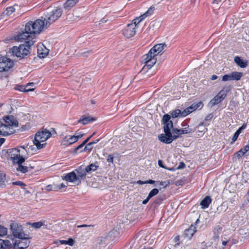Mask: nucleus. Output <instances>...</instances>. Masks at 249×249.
<instances>
[{
  "label": "nucleus",
  "mask_w": 249,
  "mask_h": 249,
  "mask_svg": "<svg viewBox=\"0 0 249 249\" xmlns=\"http://www.w3.org/2000/svg\"><path fill=\"white\" fill-rule=\"evenodd\" d=\"M49 53L47 49L43 44L37 46V54L40 58H44Z\"/></svg>",
  "instance_id": "19"
},
{
  "label": "nucleus",
  "mask_w": 249,
  "mask_h": 249,
  "mask_svg": "<svg viewBox=\"0 0 249 249\" xmlns=\"http://www.w3.org/2000/svg\"><path fill=\"white\" fill-rule=\"evenodd\" d=\"M75 172H76L77 178L79 182L81 181V179L85 178L87 173L85 168L84 169L82 167H79L75 170Z\"/></svg>",
  "instance_id": "21"
},
{
  "label": "nucleus",
  "mask_w": 249,
  "mask_h": 249,
  "mask_svg": "<svg viewBox=\"0 0 249 249\" xmlns=\"http://www.w3.org/2000/svg\"><path fill=\"white\" fill-rule=\"evenodd\" d=\"M63 179L67 181L70 182H74L75 181L78 180L75 171H72L67 174L65 176L63 177Z\"/></svg>",
  "instance_id": "22"
},
{
  "label": "nucleus",
  "mask_w": 249,
  "mask_h": 249,
  "mask_svg": "<svg viewBox=\"0 0 249 249\" xmlns=\"http://www.w3.org/2000/svg\"><path fill=\"white\" fill-rule=\"evenodd\" d=\"M86 144L83 142L81 144H80L79 145H78L75 149L76 150H78V149H79L80 148H82Z\"/></svg>",
  "instance_id": "58"
},
{
  "label": "nucleus",
  "mask_w": 249,
  "mask_h": 249,
  "mask_svg": "<svg viewBox=\"0 0 249 249\" xmlns=\"http://www.w3.org/2000/svg\"><path fill=\"white\" fill-rule=\"evenodd\" d=\"M212 202V199L210 196H206L200 202V205L202 208L205 209L209 207V205Z\"/></svg>",
  "instance_id": "25"
},
{
  "label": "nucleus",
  "mask_w": 249,
  "mask_h": 249,
  "mask_svg": "<svg viewBox=\"0 0 249 249\" xmlns=\"http://www.w3.org/2000/svg\"><path fill=\"white\" fill-rule=\"evenodd\" d=\"M57 188L55 187H53L52 185H48L45 187V190L48 191H53L56 189Z\"/></svg>",
  "instance_id": "43"
},
{
  "label": "nucleus",
  "mask_w": 249,
  "mask_h": 249,
  "mask_svg": "<svg viewBox=\"0 0 249 249\" xmlns=\"http://www.w3.org/2000/svg\"><path fill=\"white\" fill-rule=\"evenodd\" d=\"M163 200V198L161 196H158L155 200V203L159 204Z\"/></svg>",
  "instance_id": "50"
},
{
  "label": "nucleus",
  "mask_w": 249,
  "mask_h": 249,
  "mask_svg": "<svg viewBox=\"0 0 249 249\" xmlns=\"http://www.w3.org/2000/svg\"><path fill=\"white\" fill-rule=\"evenodd\" d=\"M77 228H88L89 229H92V228L93 227L92 225H78Z\"/></svg>",
  "instance_id": "44"
},
{
  "label": "nucleus",
  "mask_w": 249,
  "mask_h": 249,
  "mask_svg": "<svg viewBox=\"0 0 249 249\" xmlns=\"http://www.w3.org/2000/svg\"><path fill=\"white\" fill-rule=\"evenodd\" d=\"M113 159H114V157H113V155H109L107 156V161L108 162H111V163H112L113 162Z\"/></svg>",
  "instance_id": "47"
},
{
  "label": "nucleus",
  "mask_w": 249,
  "mask_h": 249,
  "mask_svg": "<svg viewBox=\"0 0 249 249\" xmlns=\"http://www.w3.org/2000/svg\"><path fill=\"white\" fill-rule=\"evenodd\" d=\"M98 167V166L92 163V164H90L89 165L87 166L85 168V169H86L87 173H90L92 172L96 171Z\"/></svg>",
  "instance_id": "29"
},
{
  "label": "nucleus",
  "mask_w": 249,
  "mask_h": 249,
  "mask_svg": "<svg viewBox=\"0 0 249 249\" xmlns=\"http://www.w3.org/2000/svg\"><path fill=\"white\" fill-rule=\"evenodd\" d=\"M8 156L10 158L14 163L19 162V163L24 162L25 158L20 157V150L18 148H15L9 149L7 150Z\"/></svg>",
  "instance_id": "8"
},
{
  "label": "nucleus",
  "mask_w": 249,
  "mask_h": 249,
  "mask_svg": "<svg viewBox=\"0 0 249 249\" xmlns=\"http://www.w3.org/2000/svg\"><path fill=\"white\" fill-rule=\"evenodd\" d=\"M107 20V19L106 18H104L100 21V24L105 23Z\"/></svg>",
  "instance_id": "61"
},
{
  "label": "nucleus",
  "mask_w": 249,
  "mask_h": 249,
  "mask_svg": "<svg viewBox=\"0 0 249 249\" xmlns=\"http://www.w3.org/2000/svg\"><path fill=\"white\" fill-rule=\"evenodd\" d=\"M158 193L159 190L158 189L154 188L152 189L148 194V198H150L151 199L152 197L157 195Z\"/></svg>",
  "instance_id": "37"
},
{
  "label": "nucleus",
  "mask_w": 249,
  "mask_h": 249,
  "mask_svg": "<svg viewBox=\"0 0 249 249\" xmlns=\"http://www.w3.org/2000/svg\"><path fill=\"white\" fill-rule=\"evenodd\" d=\"M14 132L13 128L7 126L1 121H0V135L5 136L11 135Z\"/></svg>",
  "instance_id": "16"
},
{
  "label": "nucleus",
  "mask_w": 249,
  "mask_h": 249,
  "mask_svg": "<svg viewBox=\"0 0 249 249\" xmlns=\"http://www.w3.org/2000/svg\"><path fill=\"white\" fill-rule=\"evenodd\" d=\"M163 200V198L161 196H158L155 200V203L159 204Z\"/></svg>",
  "instance_id": "49"
},
{
  "label": "nucleus",
  "mask_w": 249,
  "mask_h": 249,
  "mask_svg": "<svg viewBox=\"0 0 249 249\" xmlns=\"http://www.w3.org/2000/svg\"><path fill=\"white\" fill-rule=\"evenodd\" d=\"M30 224L32 226V227H34L35 229L39 228L43 225V223L41 221L34 222L33 223H31Z\"/></svg>",
  "instance_id": "38"
},
{
  "label": "nucleus",
  "mask_w": 249,
  "mask_h": 249,
  "mask_svg": "<svg viewBox=\"0 0 249 249\" xmlns=\"http://www.w3.org/2000/svg\"><path fill=\"white\" fill-rule=\"evenodd\" d=\"M135 25L134 24H128L122 30V33L127 38H130L136 34Z\"/></svg>",
  "instance_id": "12"
},
{
  "label": "nucleus",
  "mask_w": 249,
  "mask_h": 249,
  "mask_svg": "<svg viewBox=\"0 0 249 249\" xmlns=\"http://www.w3.org/2000/svg\"><path fill=\"white\" fill-rule=\"evenodd\" d=\"M13 62L6 57L0 58V72L8 71L13 66Z\"/></svg>",
  "instance_id": "11"
},
{
  "label": "nucleus",
  "mask_w": 249,
  "mask_h": 249,
  "mask_svg": "<svg viewBox=\"0 0 249 249\" xmlns=\"http://www.w3.org/2000/svg\"><path fill=\"white\" fill-rule=\"evenodd\" d=\"M166 47L165 43H160L154 46L150 50L156 56L158 55Z\"/></svg>",
  "instance_id": "18"
},
{
  "label": "nucleus",
  "mask_w": 249,
  "mask_h": 249,
  "mask_svg": "<svg viewBox=\"0 0 249 249\" xmlns=\"http://www.w3.org/2000/svg\"><path fill=\"white\" fill-rule=\"evenodd\" d=\"M83 135L78 136H71L68 135L65 136L62 141L61 144L63 145H69L74 143L76 142L79 139L81 138Z\"/></svg>",
  "instance_id": "14"
},
{
  "label": "nucleus",
  "mask_w": 249,
  "mask_h": 249,
  "mask_svg": "<svg viewBox=\"0 0 249 249\" xmlns=\"http://www.w3.org/2000/svg\"><path fill=\"white\" fill-rule=\"evenodd\" d=\"M51 136V132L46 129L38 131L35 135V139L33 141L34 144L38 149H41L46 143L41 144V143L45 142Z\"/></svg>",
  "instance_id": "4"
},
{
  "label": "nucleus",
  "mask_w": 249,
  "mask_h": 249,
  "mask_svg": "<svg viewBox=\"0 0 249 249\" xmlns=\"http://www.w3.org/2000/svg\"><path fill=\"white\" fill-rule=\"evenodd\" d=\"M203 103L202 102H198L196 103V109L198 108H201L202 107H203Z\"/></svg>",
  "instance_id": "51"
},
{
  "label": "nucleus",
  "mask_w": 249,
  "mask_h": 249,
  "mask_svg": "<svg viewBox=\"0 0 249 249\" xmlns=\"http://www.w3.org/2000/svg\"><path fill=\"white\" fill-rule=\"evenodd\" d=\"M245 153H246V152H245V151L243 149H241V150H240L239 151H238L237 153V156L238 157H241L242 156H243Z\"/></svg>",
  "instance_id": "46"
},
{
  "label": "nucleus",
  "mask_w": 249,
  "mask_h": 249,
  "mask_svg": "<svg viewBox=\"0 0 249 249\" xmlns=\"http://www.w3.org/2000/svg\"><path fill=\"white\" fill-rule=\"evenodd\" d=\"M14 39L18 41H25L27 44V41L35 40V36L32 33L31 31L26 30V25L25 26L24 30L19 32L14 37Z\"/></svg>",
  "instance_id": "6"
},
{
  "label": "nucleus",
  "mask_w": 249,
  "mask_h": 249,
  "mask_svg": "<svg viewBox=\"0 0 249 249\" xmlns=\"http://www.w3.org/2000/svg\"><path fill=\"white\" fill-rule=\"evenodd\" d=\"M59 242L62 245H69L70 246H73L74 243V240L72 238H69L68 240H61Z\"/></svg>",
  "instance_id": "31"
},
{
  "label": "nucleus",
  "mask_w": 249,
  "mask_h": 249,
  "mask_svg": "<svg viewBox=\"0 0 249 249\" xmlns=\"http://www.w3.org/2000/svg\"><path fill=\"white\" fill-rule=\"evenodd\" d=\"M178 130H179V135H181V134H184L190 133L191 131V130H190L189 129H188L186 127L183 128L182 129H178Z\"/></svg>",
  "instance_id": "40"
},
{
  "label": "nucleus",
  "mask_w": 249,
  "mask_h": 249,
  "mask_svg": "<svg viewBox=\"0 0 249 249\" xmlns=\"http://www.w3.org/2000/svg\"><path fill=\"white\" fill-rule=\"evenodd\" d=\"M0 242L1 243V245H2V247L1 248H9L12 246V244L10 242V241L8 240H0Z\"/></svg>",
  "instance_id": "34"
},
{
  "label": "nucleus",
  "mask_w": 249,
  "mask_h": 249,
  "mask_svg": "<svg viewBox=\"0 0 249 249\" xmlns=\"http://www.w3.org/2000/svg\"><path fill=\"white\" fill-rule=\"evenodd\" d=\"M33 83H29L26 85V86H18L16 88V89L22 92H28L33 91L34 89H28V87L31 86H33Z\"/></svg>",
  "instance_id": "26"
},
{
  "label": "nucleus",
  "mask_w": 249,
  "mask_h": 249,
  "mask_svg": "<svg viewBox=\"0 0 249 249\" xmlns=\"http://www.w3.org/2000/svg\"><path fill=\"white\" fill-rule=\"evenodd\" d=\"M95 120V118L91 116L83 115L77 121V123L85 125Z\"/></svg>",
  "instance_id": "23"
},
{
  "label": "nucleus",
  "mask_w": 249,
  "mask_h": 249,
  "mask_svg": "<svg viewBox=\"0 0 249 249\" xmlns=\"http://www.w3.org/2000/svg\"><path fill=\"white\" fill-rule=\"evenodd\" d=\"M196 231V227L191 225L188 229L185 230L184 235L187 239H190Z\"/></svg>",
  "instance_id": "20"
},
{
  "label": "nucleus",
  "mask_w": 249,
  "mask_h": 249,
  "mask_svg": "<svg viewBox=\"0 0 249 249\" xmlns=\"http://www.w3.org/2000/svg\"><path fill=\"white\" fill-rule=\"evenodd\" d=\"M10 230L13 236L17 238H21L27 235L24 233L22 226L16 222L11 223Z\"/></svg>",
  "instance_id": "9"
},
{
  "label": "nucleus",
  "mask_w": 249,
  "mask_h": 249,
  "mask_svg": "<svg viewBox=\"0 0 249 249\" xmlns=\"http://www.w3.org/2000/svg\"><path fill=\"white\" fill-rule=\"evenodd\" d=\"M5 140L4 138H0V146L4 142Z\"/></svg>",
  "instance_id": "64"
},
{
  "label": "nucleus",
  "mask_w": 249,
  "mask_h": 249,
  "mask_svg": "<svg viewBox=\"0 0 249 249\" xmlns=\"http://www.w3.org/2000/svg\"><path fill=\"white\" fill-rule=\"evenodd\" d=\"M246 127V125L245 126H244V125H242L241 127H240L236 131L235 133H238V134L239 135L240 133H241V131L242 129H245Z\"/></svg>",
  "instance_id": "54"
},
{
  "label": "nucleus",
  "mask_w": 249,
  "mask_h": 249,
  "mask_svg": "<svg viewBox=\"0 0 249 249\" xmlns=\"http://www.w3.org/2000/svg\"><path fill=\"white\" fill-rule=\"evenodd\" d=\"M8 126L17 127L18 125V122L16 118L13 115L7 116L3 117L1 121Z\"/></svg>",
  "instance_id": "15"
},
{
  "label": "nucleus",
  "mask_w": 249,
  "mask_h": 249,
  "mask_svg": "<svg viewBox=\"0 0 249 249\" xmlns=\"http://www.w3.org/2000/svg\"><path fill=\"white\" fill-rule=\"evenodd\" d=\"M226 95L227 91H225L224 89L221 90L219 93L211 100V104L213 105L218 104L225 98Z\"/></svg>",
  "instance_id": "17"
},
{
  "label": "nucleus",
  "mask_w": 249,
  "mask_h": 249,
  "mask_svg": "<svg viewBox=\"0 0 249 249\" xmlns=\"http://www.w3.org/2000/svg\"><path fill=\"white\" fill-rule=\"evenodd\" d=\"M99 141V139L95 141L90 142L89 143V145H91L93 144L97 143Z\"/></svg>",
  "instance_id": "62"
},
{
  "label": "nucleus",
  "mask_w": 249,
  "mask_h": 249,
  "mask_svg": "<svg viewBox=\"0 0 249 249\" xmlns=\"http://www.w3.org/2000/svg\"><path fill=\"white\" fill-rule=\"evenodd\" d=\"M171 116L168 114L163 115L162 122L164 125L163 129L165 134L159 135V140L165 143H171L179 136V130L177 128H173V124L170 120Z\"/></svg>",
  "instance_id": "1"
},
{
  "label": "nucleus",
  "mask_w": 249,
  "mask_h": 249,
  "mask_svg": "<svg viewBox=\"0 0 249 249\" xmlns=\"http://www.w3.org/2000/svg\"><path fill=\"white\" fill-rule=\"evenodd\" d=\"M30 241L28 234L25 235L18 240H16L14 243V248L15 249H24L28 248L29 246Z\"/></svg>",
  "instance_id": "10"
},
{
  "label": "nucleus",
  "mask_w": 249,
  "mask_h": 249,
  "mask_svg": "<svg viewBox=\"0 0 249 249\" xmlns=\"http://www.w3.org/2000/svg\"><path fill=\"white\" fill-rule=\"evenodd\" d=\"M239 135L238 134V133H235L234 135L232 138V141L231 142V144L233 143L237 139Z\"/></svg>",
  "instance_id": "45"
},
{
  "label": "nucleus",
  "mask_w": 249,
  "mask_h": 249,
  "mask_svg": "<svg viewBox=\"0 0 249 249\" xmlns=\"http://www.w3.org/2000/svg\"><path fill=\"white\" fill-rule=\"evenodd\" d=\"M35 42L36 40L27 41V44H21L18 47L14 46L11 49L12 55L19 59L25 58L29 54L30 47Z\"/></svg>",
  "instance_id": "2"
},
{
  "label": "nucleus",
  "mask_w": 249,
  "mask_h": 249,
  "mask_svg": "<svg viewBox=\"0 0 249 249\" xmlns=\"http://www.w3.org/2000/svg\"><path fill=\"white\" fill-rule=\"evenodd\" d=\"M243 76V73L241 72L233 71L231 73L224 75L222 77L223 81H227L231 80H239Z\"/></svg>",
  "instance_id": "13"
},
{
  "label": "nucleus",
  "mask_w": 249,
  "mask_h": 249,
  "mask_svg": "<svg viewBox=\"0 0 249 249\" xmlns=\"http://www.w3.org/2000/svg\"><path fill=\"white\" fill-rule=\"evenodd\" d=\"M158 164L159 165V166H160V167H162V168H165L164 166H163V164L162 163V160H158Z\"/></svg>",
  "instance_id": "60"
},
{
  "label": "nucleus",
  "mask_w": 249,
  "mask_h": 249,
  "mask_svg": "<svg viewBox=\"0 0 249 249\" xmlns=\"http://www.w3.org/2000/svg\"><path fill=\"white\" fill-rule=\"evenodd\" d=\"M188 107L190 109V110H191L192 112L196 109L195 103Z\"/></svg>",
  "instance_id": "48"
},
{
  "label": "nucleus",
  "mask_w": 249,
  "mask_h": 249,
  "mask_svg": "<svg viewBox=\"0 0 249 249\" xmlns=\"http://www.w3.org/2000/svg\"><path fill=\"white\" fill-rule=\"evenodd\" d=\"M192 112L188 107L185 108L183 111L181 112V116L185 117L188 114Z\"/></svg>",
  "instance_id": "41"
},
{
  "label": "nucleus",
  "mask_w": 249,
  "mask_h": 249,
  "mask_svg": "<svg viewBox=\"0 0 249 249\" xmlns=\"http://www.w3.org/2000/svg\"><path fill=\"white\" fill-rule=\"evenodd\" d=\"M15 10V9L13 6H10L7 7L6 10L3 12L4 15L9 16L12 14Z\"/></svg>",
  "instance_id": "32"
},
{
  "label": "nucleus",
  "mask_w": 249,
  "mask_h": 249,
  "mask_svg": "<svg viewBox=\"0 0 249 249\" xmlns=\"http://www.w3.org/2000/svg\"><path fill=\"white\" fill-rule=\"evenodd\" d=\"M7 232V229L5 227L0 225V236L5 235Z\"/></svg>",
  "instance_id": "39"
},
{
  "label": "nucleus",
  "mask_w": 249,
  "mask_h": 249,
  "mask_svg": "<svg viewBox=\"0 0 249 249\" xmlns=\"http://www.w3.org/2000/svg\"><path fill=\"white\" fill-rule=\"evenodd\" d=\"M155 7L153 6H151L144 14L142 15V17H144L145 18L146 17H148L149 15H151L153 13V11L155 10Z\"/></svg>",
  "instance_id": "33"
},
{
  "label": "nucleus",
  "mask_w": 249,
  "mask_h": 249,
  "mask_svg": "<svg viewBox=\"0 0 249 249\" xmlns=\"http://www.w3.org/2000/svg\"><path fill=\"white\" fill-rule=\"evenodd\" d=\"M156 56L149 50L148 53L142 58V62L145 64L143 69H149L153 67L157 61Z\"/></svg>",
  "instance_id": "7"
},
{
  "label": "nucleus",
  "mask_w": 249,
  "mask_h": 249,
  "mask_svg": "<svg viewBox=\"0 0 249 249\" xmlns=\"http://www.w3.org/2000/svg\"><path fill=\"white\" fill-rule=\"evenodd\" d=\"M20 148L21 149H20V157H22V158H24L25 159V158H26L27 156L28 155L27 150L26 149L27 146H21Z\"/></svg>",
  "instance_id": "30"
},
{
  "label": "nucleus",
  "mask_w": 249,
  "mask_h": 249,
  "mask_svg": "<svg viewBox=\"0 0 249 249\" xmlns=\"http://www.w3.org/2000/svg\"><path fill=\"white\" fill-rule=\"evenodd\" d=\"M245 152L247 153L249 151V143L244 147Z\"/></svg>",
  "instance_id": "57"
},
{
  "label": "nucleus",
  "mask_w": 249,
  "mask_h": 249,
  "mask_svg": "<svg viewBox=\"0 0 249 249\" xmlns=\"http://www.w3.org/2000/svg\"><path fill=\"white\" fill-rule=\"evenodd\" d=\"M150 199V198H148V196H147V198L142 201V204H144V205L146 204Z\"/></svg>",
  "instance_id": "59"
},
{
  "label": "nucleus",
  "mask_w": 249,
  "mask_h": 249,
  "mask_svg": "<svg viewBox=\"0 0 249 249\" xmlns=\"http://www.w3.org/2000/svg\"><path fill=\"white\" fill-rule=\"evenodd\" d=\"M234 62L241 68H244L247 66V63L243 61L239 56H235L234 59Z\"/></svg>",
  "instance_id": "27"
},
{
  "label": "nucleus",
  "mask_w": 249,
  "mask_h": 249,
  "mask_svg": "<svg viewBox=\"0 0 249 249\" xmlns=\"http://www.w3.org/2000/svg\"><path fill=\"white\" fill-rule=\"evenodd\" d=\"M155 182V181L154 180H148L147 181H146L144 182L145 183H149V184H153Z\"/></svg>",
  "instance_id": "63"
},
{
  "label": "nucleus",
  "mask_w": 249,
  "mask_h": 249,
  "mask_svg": "<svg viewBox=\"0 0 249 249\" xmlns=\"http://www.w3.org/2000/svg\"><path fill=\"white\" fill-rule=\"evenodd\" d=\"M213 117V115L212 114H209L206 116V117L205 119V121L210 120L212 119Z\"/></svg>",
  "instance_id": "53"
},
{
  "label": "nucleus",
  "mask_w": 249,
  "mask_h": 249,
  "mask_svg": "<svg viewBox=\"0 0 249 249\" xmlns=\"http://www.w3.org/2000/svg\"><path fill=\"white\" fill-rule=\"evenodd\" d=\"M78 0H67L64 3V8L65 10H69L77 3Z\"/></svg>",
  "instance_id": "24"
},
{
  "label": "nucleus",
  "mask_w": 249,
  "mask_h": 249,
  "mask_svg": "<svg viewBox=\"0 0 249 249\" xmlns=\"http://www.w3.org/2000/svg\"><path fill=\"white\" fill-rule=\"evenodd\" d=\"M185 164L183 162H180L178 166V169H183V168H185Z\"/></svg>",
  "instance_id": "52"
},
{
  "label": "nucleus",
  "mask_w": 249,
  "mask_h": 249,
  "mask_svg": "<svg viewBox=\"0 0 249 249\" xmlns=\"http://www.w3.org/2000/svg\"><path fill=\"white\" fill-rule=\"evenodd\" d=\"M62 10L60 7H56L50 12H47L41 18L46 21V25L49 26L57 20L62 14Z\"/></svg>",
  "instance_id": "5"
},
{
  "label": "nucleus",
  "mask_w": 249,
  "mask_h": 249,
  "mask_svg": "<svg viewBox=\"0 0 249 249\" xmlns=\"http://www.w3.org/2000/svg\"><path fill=\"white\" fill-rule=\"evenodd\" d=\"M46 21L43 19H38L34 21H29L26 24V30L31 31L32 33L35 36L36 35L40 34L44 28L49 26L46 25Z\"/></svg>",
  "instance_id": "3"
},
{
  "label": "nucleus",
  "mask_w": 249,
  "mask_h": 249,
  "mask_svg": "<svg viewBox=\"0 0 249 249\" xmlns=\"http://www.w3.org/2000/svg\"><path fill=\"white\" fill-rule=\"evenodd\" d=\"M13 184H15V185L23 186H24L25 185L23 182L19 181L14 182Z\"/></svg>",
  "instance_id": "55"
},
{
  "label": "nucleus",
  "mask_w": 249,
  "mask_h": 249,
  "mask_svg": "<svg viewBox=\"0 0 249 249\" xmlns=\"http://www.w3.org/2000/svg\"><path fill=\"white\" fill-rule=\"evenodd\" d=\"M143 19H144V17H142V15L138 18H137L133 19V22L131 24H134L135 25V28L137 27L138 24Z\"/></svg>",
  "instance_id": "36"
},
{
  "label": "nucleus",
  "mask_w": 249,
  "mask_h": 249,
  "mask_svg": "<svg viewBox=\"0 0 249 249\" xmlns=\"http://www.w3.org/2000/svg\"><path fill=\"white\" fill-rule=\"evenodd\" d=\"M5 177V175L0 171V185L4 182Z\"/></svg>",
  "instance_id": "42"
},
{
  "label": "nucleus",
  "mask_w": 249,
  "mask_h": 249,
  "mask_svg": "<svg viewBox=\"0 0 249 249\" xmlns=\"http://www.w3.org/2000/svg\"><path fill=\"white\" fill-rule=\"evenodd\" d=\"M23 162L19 163V162H16L15 163L18 164V167L17 168V170L20 172L22 173H25L28 172V167L26 166H23L22 165V163Z\"/></svg>",
  "instance_id": "28"
},
{
  "label": "nucleus",
  "mask_w": 249,
  "mask_h": 249,
  "mask_svg": "<svg viewBox=\"0 0 249 249\" xmlns=\"http://www.w3.org/2000/svg\"><path fill=\"white\" fill-rule=\"evenodd\" d=\"M171 115L173 118H177L178 117L179 115L181 116V111L180 109H176L171 112Z\"/></svg>",
  "instance_id": "35"
},
{
  "label": "nucleus",
  "mask_w": 249,
  "mask_h": 249,
  "mask_svg": "<svg viewBox=\"0 0 249 249\" xmlns=\"http://www.w3.org/2000/svg\"><path fill=\"white\" fill-rule=\"evenodd\" d=\"M91 145H89V143L85 147L84 149V151H86L87 150L90 151L92 149L91 147H90Z\"/></svg>",
  "instance_id": "56"
}]
</instances>
